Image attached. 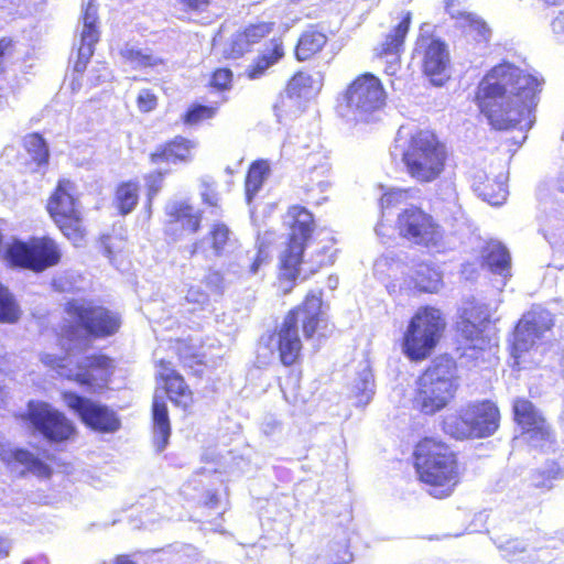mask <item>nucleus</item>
Listing matches in <instances>:
<instances>
[{
  "instance_id": "obj_1",
  "label": "nucleus",
  "mask_w": 564,
  "mask_h": 564,
  "mask_svg": "<svg viewBox=\"0 0 564 564\" xmlns=\"http://www.w3.org/2000/svg\"><path fill=\"white\" fill-rule=\"evenodd\" d=\"M66 313L76 323L63 330L62 346L66 356L44 354L41 361L59 377L96 392L107 384L112 373V360L101 355L78 358L77 352L89 346L93 336L106 337L117 333L121 318L117 313L85 300L68 302Z\"/></svg>"
},
{
  "instance_id": "obj_2",
  "label": "nucleus",
  "mask_w": 564,
  "mask_h": 564,
  "mask_svg": "<svg viewBox=\"0 0 564 564\" xmlns=\"http://www.w3.org/2000/svg\"><path fill=\"white\" fill-rule=\"evenodd\" d=\"M543 78L510 63L492 67L478 85L477 101L489 123L498 130L530 129Z\"/></svg>"
},
{
  "instance_id": "obj_3",
  "label": "nucleus",
  "mask_w": 564,
  "mask_h": 564,
  "mask_svg": "<svg viewBox=\"0 0 564 564\" xmlns=\"http://www.w3.org/2000/svg\"><path fill=\"white\" fill-rule=\"evenodd\" d=\"M289 217L292 219L290 241L280 257V281L286 283L283 288L285 293L292 289V282L299 276L302 262L310 264L311 273L334 262L329 245L308 242L314 228L312 214L303 207L293 206L289 209Z\"/></svg>"
},
{
  "instance_id": "obj_4",
  "label": "nucleus",
  "mask_w": 564,
  "mask_h": 564,
  "mask_svg": "<svg viewBox=\"0 0 564 564\" xmlns=\"http://www.w3.org/2000/svg\"><path fill=\"white\" fill-rule=\"evenodd\" d=\"M322 295V290L310 291L302 305L286 315L276 332L261 338V346L268 348L272 355L278 352L284 366L293 365L300 356L302 343L299 337V323L305 337L311 338L324 321Z\"/></svg>"
},
{
  "instance_id": "obj_5",
  "label": "nucleus",
  "mask_w": 564,
  "mask_h": 564,
  "mask_svg": "<svg viewBox=\"0 0 564 564\" xmlns=\"http://www.w3.org/2000/svg\"><path fill=\"white\" fill-rule=\"evenodd\" d=\"M415 467L420 480L429 486L435 498L452 494L458 482L455 454L448 446L433 438H424L415 448Z\"/></svg>"
},
{
  "instance_id": "obj_6",
  "label": "nucleus",
  "mask_w": 564,
  "mask_h": 564,
  "mask_svg": "<svg viewBox=\"0 0 564 564\" xmlns=\"http://www.w3.org/2000/svg\"><path fill=\"white\" fill-rule=\"evenodd\" d=\"M456 389L455 362L441 356L419 378L413 408L427 415L435 414L449 403Z\"/></svg>"
},
{
  "instance_id": "obj_7",
  "label": "nucleus",
  "mask_w": 564,
  "mask_h": 564,
  "mask_svg": "<svg viewBox=\"0 0 564 564\" xmlns=\"http://www.w3.org/2000/svg\"><path fill=\"white\" fill-rule=\"evenodd\" d=\"M446 147L429 130L413 133L402 153L408 174L417 183L437 180L445 170Z\"/></svg>"
},
{
  "instance_id": "obj_8",
  "label": "nucleus",
  "mask_w": 564,
  "mask_h": 564,
  "mask_svg": "<svg viewBox=\"0 0 564 564\" xmlns=\"http://www.w3.org/2000/svg\"><path fill=\"white\" fill-rule=\"evenodd\" d=\"M445 328L440 310L420 307L411 318L403 336V351L411 360L426 358L438 343Z\"/></svg>"
},
{
  "instance_id": "obj_9",
  "label": "nucleus",
  "mask_w": 564,
  "mask_h": 564,
  "mask_svg": "<svg viewBox=\"0 0 564 564\" xmlns=\"http://www.w3.org/2000/svg\"><path fill=\"white\" fill-rule=\"evenodd\" d=\"M387 94L381 80L365 73L352 80L343 94L338 110L343 117L367 120L386 104Z\"/></svg>"
},
{
  "instance_id": "obj_10",
  "label": "nucleus",
  "mask_w": 564,
  "mask_h": 564,
  "mask_svg": "<svg viewBox=\"0 0 564 564\" xmlns=\"http://www.w3.org/2000/svg\"><path fill=\"white\" fill-rule=\"evenodd\" d=\"M74 193L75 185L70 181H59L47 203V210L64 236L75 246H79L84 240L85 234L80 210Z\"/></svg>"
},
{
  "instance_id": "obj_11",
  "label": "nucleus",
  "mask_w": 564,
  "mask_h": 564,
  "mask_svg": "<svg viewBox=\"0 0 564 564\" xmlns=\"http://www.w3.org/2000/svg\"><path fill=\"white\" fill-rule=\"evenodd\" d=\"M4 256L12 265L40 272L58 263L61 250L53 239L42 237L29 242L14 241Z\"/></svg>"
},
{
  "instance_id": "obj_12",
  "label": "nucleus",
  "mask_w": 564,
  "mask_h": 564,
  "mask_svg": "<svg viewBox=\"0 0 564 564\" xmlns=\"http://www.w3.org/2000/svg\"><path fill=\"white\" fill-rule=\"evenodd\" d=\"M397 227L400 236L414 245L429 249H438L443 246V228L419 207L411 206L399 214Z\"/></svg>"
},
{
  "instance_id": "obj_13",
  "label": "nucleus",
  "mask_w": 564,
  "mask_h": 564,
  "mask_svg": "<svg viewBox=\"0 0 564 564\" xmlns=\"http://www.w3.org/2000/svg\"><path fill=\"white\" fill-rule=\"evenodd\" d=\"M63 400L90 429L101 433H115L121 422L117 413L101 403L72 392L63 393Z\"/></svg>"
},
{
  "instance_id": "obj_14",
  "label": "nucleus",
  "mask_w": 564,
  "mask_h": 564,
  "mask_svg": "<svg viewBox=\"0 0 564 564\" xmlns=\"http://www.w3.org/2000/svg\"><path fill=\"white\" fill-rule=\"evenodd\" d=\"M29 417L31 423L46 438L61 442L74 433L73 424L57 410L45 402L29 403Z\"/></svg>"
},
{
  "instance_id": "obj_15",
  "label": "nucleus",
  "mask_w": 564,
  "mask_h": 564,
  "mask_svg": "<svg viewBox=\"0 0 564 564\" xmlns=\"http://www.w3.org/2000/svg\"><path fill=\"white\" fill-rule=\"evenodd\" d=\"M513 413L514 420L522 427L532 446L543 448L551 441L550 427L531 401L523 398L516 399Z\"/></svg>"
},
{
  "instance_id": "obj_16",
  "label": "nucleus",
  "mask_w": 564,
  "mask_h": 564,
  "mask_svg": "<svg viewBox=\"0 0 564 564\" xmlns=\"http://www.w3.org/2000/svg\"><path fill=\"white\" fill-rule=\"evenodd\" d=\"M553 326V318L549 311L533 308L519 321L514 329V354L528 351L545 332ZM518 358V355H514Z\"/></svg>"
},
{
  "instance_id": "obj_17",
  "label": "nucleus",
  "mask_w": 564,
  "mask_h": 564,
  "mask_svg": "<svg viewBox=\"0 0 564 564\" xmlns=\"http://www.w3.org/2000/svg\"><path fill=\"white\" fill-rule=\"evenodd\" d=\"M492 311L494 308L485 303H473L464 310L460 333L467 340L468 348L485 350L490 345V339L484 332Z\"/></svg>"
},
{
  "instance_id": "obj_18",
  "label": "nucleus",
  "mask_w": 564,
  "mask_h": 564,
  "mask_svg": "<svg viewBox=\"0 0 564 564\" xmlns=\"http://www.w3.org/2000/svg\"><path fill=\"white\" fill-rule=\"evenodd\" d=\"M322 86V75L319 73L308 74L300 72L289 82L286 91L281 95L274 106L275 115L279 120L296 115L300 106V97L306 94V90H317Z\"/></svg>"
},
{
  "instance_id": "obj_19",
  "label": "nucleus",
  "mask_w": 564,
  "mask_h": 564,
  "mask_svg": "<svg viewBox=\"0 0 564 564\" xmlns=\"http://www.w3.org/2000/svg\"><path fill=\"white\" fill-rule=\"evenodd\" d=\"M446 11L457 21V25L463 29L465 36L476 41L478 44H487L491 36V31L479 17L468 11L463 0H447Z\"/></svg>"
},
{
  "instance_id": "obj_20",
  "label": "nucleus",
  "mask_w": 564,
  "mask_h": 564,
  "mask_svg": "<svg viewBox=\"0 0 564 564\" xmlns=\"http://www.w3.org/2000/svg\"><path fill=\"white\" fill-rule=\"evenodd\" d=\"M82 20L83 29L80 32V45L77 53L78 58L74 65V70L76 73L85 70L89 58L94 54V45L99 40V31L97 28V7L94 4L93 0L88 1Z\"/></svg>"
},
{
  "instance_id": "obj_21",
  "label": "nucleus",
  "mask_w": 564,
  "mask_h": 564,
  "mask_svg": "<svg viewBox=\"0 0 564 564\" xmlns=\"http://www.w3.org/2000/svg\"><path fill=\"white\" fill-rule=\"evenodd\" d=\"M449 56L446 45L438 40H431L425 48L423 68L431 82L441 86L448 78Z\"/></svg>"
},
{
  "instance_id": "obj_22",
  "label": "nucleus",
  "mask_w": 564,
  "mask_h": 564,
  "mask_svg": "<svg viewBox=\"0 0 564 564\" xmlns=\"http://www.w3.org/2000/svg\"><path fill=\"white\" fill-rule=\"evenodd\" d=\"M410 23L411 13L406 12L403 19L393 29V31L386 36L384 42L381 44L379 55L386 58V73L389 75H394L399 68L400 53L410 28Z\"/></svg>"
},
{
  "instance_id": "obj_23",
  "label": "nucleus",
  "mask_w": 564,
  "mask_h": 564,
  "mask_svg": "<svg viewBox=\"0 0 564 564\" xmlns=\"http://www.w3.org/2000/svg\"><path fill=\"white\" fill-rule=\"evenodd\" d=\"M488 414L486 409L468 411L467 406L463 408L458 413L447 415L443 421V430L446 434L457 440L468 437H477L481 432L488 431L490 426L473 427L471 419L476 415Z\"/></svg>"
},
{
  "instance_id": "obj_24",
  "label": "nucleus",
  "mask_w": 564,
  "mask_h": 564,
  "mask_svg": "<svg viewBox=\"0 0 564 564\" xmlns=\"http://www.w3.org/2000/svg\"><path fill=\"white\" fill-rule=\"evenodd\" d=\"M197 143L183 137H176L172 141L156 149L151 154V162L159 164L166 163H189L194 158V150Z\"/></svg>"
},
{
  "instance_id": "obj_25",
  "label": "nucleus",
  "mask_w": 564,
  "mask_h": 564,
  "mask_svg": "<svg viewBox=\"0 0 564 564\" xmlns=\"http://www.w3.org/2000/svg\"><path fill=\"white\" fill-rule=\"evenodd\" d=\"M152 416L154 446L158 452H162L169 443L171 425L166 404L158 394L153 399Z\"/></svg>"
},
{
  "instance_id": "obj_26",
  "label": "nucleus",
  "mask_w": 564,
  "mask_h": 564,
  "mask_svg": "<svg viewBox=\"0 0 564 564\" xmlns=\"http://www.w3.org/2000/svg\"><path fill=\"white\" fill-rule=\"evenodd\" d=\"M284 56L282 42L273 39L270 45L258 56V58L247 68V75L250 79H258L265 72L276 64Z\"/></svg>"
},
{
  "instance_id": "obj_27",
  "label": "nucleus",
  "mask_w": 564,
  "mask_h": 564,
  "mask_svg": "<svg viewBox=\"0 0 564 564\" xmlns=\"http://www.w3.org/2000/svg\"><path fill=\"white\" fill-rule=\"evenodd\" d=\"M120 55L132 68H154L163 65V59L151 50L140 48L133 44H126L120 50Z\"/></svg>"
},
{
  "instance_id": "obj_28",
  "label": "nucleus",
  "mask_w": 564,
  "mask_h": 564,
  "mask_svg": "<svg viewBox=\"0 0 564 564\" xmlns=\"http://www.w3.org/2000/svg\"><path fill=\"white\" fill-rule=\"evenodd\" d=\"M484 259L494 273L503 276L509 274L510 254L500 242H489L484 251Z\"/></svg>"
},
{
  "instance_id": "obj_29",
  "label": "nucleus",
  "mask_w": 564,
  "mask_h": 564,
  "mask_svg": "<svg viewBox=\"0 0 564 564\" xmlns=\"http://www.w3.org/2000/svg\"><path fill=\"white\" fill-rule=\"evenodd\" d=\"M482 408L486 409V412H488V414L481 413L480 415H476V417L471 419L473 427L475 426L482 429L484 426H490V429L488 431L486 430L481 432L477 437L489 436L494 434L499 426V410L494 403L489 401H484L480 403L467 405L468 411H473L476 409L479 410Z\"/></svg>"
},
{
  "instance_id": "obj_30",
  "label": "nucleus",
  "mask_w": 564,
  "mask_h": 564,
  "mask_svg": "<svg viewBox=\"0 0 564 564\" xmlns=\"http://www.w3.org/2000/svg\"><path fill=\"white\" fill-rule=\"evenodd\" d=\"M166 214L183 228L195 232L199 228L200 218L194 208L185 203H171L166 206Z\"/></svg>"
},
{
  "instance_id": "obj_31",
  "label": "nucleus",
  "mask_w": 564,
  "mask_h": 564,
  "mask_svg": "<svg viewBox=\"0 0 564 564\" xmlns=\"http://www.w3.org/2000/svg\"><path fill=\"white\" fill-rule=\"evenodd\" d=\"M327 37L324 33L308 30L300 37L295 55L299 61H306L319 52L326 44Z\"/></svg>"
},
{
  "instance_id": "obj_32",
  "label": "nucleus",
  "mask_w": 564,
  "mask_h": 564,
  "mask_svg": "<svg viewBox=\"0 0 564 564\" xmlns=\"http://www.w3.org/2000/svg\"><path fill=\"white\" fill-rule=\"evenodd\" d=\"M474 188L478 196L490 205L499 206L507 199L508 189L502 175L492 185L475 181Z\"/></svg>"
},
{
  "instance_id": "obj_33",
  "label": "nucleus",
  "mask_w": 564,
  "mask_h": 564,
  "mask_svg": "<svg viewBox=\"0 0 564 564\" xmlns=\"http://www.w3.org/2000/svg\"><path fill=\"white\" fill-rule=\"evenodd\" d=\"M207 241L210 243V248L216 256L227 253L236 242L230 229L221 223H216L212 226Z\"/></svg>"
},
{
  "instance_id": "obj_34",
  "label": "nucleus",
  "mask_w": 564,
  "mask_h": 564,
  "mask_svg": "<svg viewBox=\"0 0 564 564\" xmlns=\"http://www.w3.org/2000/svg\"><path fill=\"white\" fill-rule=\"evenodd\" d=\"M412 279L420 291L427 293L437 292L442 285L440 272L426 263L416 267Z\"/></svg>"
},
{
  "instance_id": "obj_35",
  "label": "nucleus",
  "mask_w": 564,
  "mask_h": 564,
  "mask_svg": "<svg viewBox=\"0 0 564 564\" xmlns=\"http://www.w3.org/2000/svg\"><path fill=\"white\" fill-rule=\"evenodd\" d=\"M351 392L356 399L357 405H366L372 399L373 379L368 366H362L357 378L352 382Z\"/></svg>"
},
{
  "instance_id": "obj_36",
  "label": "nucleus",
  "mask_w": 564,
  "mask_h": 564,
  "mask_svg": "<svg viewBox=\"0 0 564 564\" xmlns=\"http://www.w3.org/2000/svg\"><path fill=\"white\" fill-rule=\"evenodd\" d=\"M268 173L269 165L265 161L254 162L250 166L246 178V197L249 204L262 187Z\"/></svg>"
},
{
  "instance_id": "obj_37",
  "label": "nucleus",
  "mask_w": 564,
  "mask_h": 564,
  "mask_svg": "<svg viewBox=\"0 0 564 564\" xmlns=\"http://www.w3.org/2000/svg\"><path fill=\"white\" fill-rule=\"evenodd\" d=\"M138 192V185L132 182L123 183L117 188L115 202L120 214L127 215L134 209L139 199Z\"/></svg>"
},
{
  "instance_id": "obj_38",
  "label": "nucleus",
  "mask_w": 564,
  "mask_h": 564,
  "mask_svg": "<svg viewBox=\"0 0 564 564\" xmlns=\"http://www.w3.org/2000/svg\"><path fill=\"white\" fill-rule=\"evenodd\" d=\"M10 457L40 477H48L51 474L50 467L28 451L15 449L11 452Z\"/></svg>"
},
{
  "instance_id": "obj_39",
  "label": "nucleus",
  "mask_w": 564,
  "mask_h": 564,
  "mask_svg": "<svg viewBox=\"0 0 564 564\" xmlns=\"http://www.w3.org/2000/svg\"><path fill=\"white\" fill-rule=\"evenodd\" d=\"M24 147L32 159L39 164H46L48 161V149L44 139L37 134H29L24 138Z\"/></svg>"
},
{
  "instance_id": "obj_40",
  "label": "nucleus",
  "mask_w": 564,
  "mask_h": 564,
  "mask_svg": "<svg viewBox=\"0 0 564 564\" xmlns=\"http://www.w3.org/2000/svg\"><path fill=\"white\" fill-rule=\"evenodd\" d=\"M166 393L170 395V399L176 404H182L184 406L187 405L191 400V391L186 386L184 379L178 373L173 377L165 384Z\"/></svg>"
},
{
  "instance_id": "obj_41",
  "label": "nucleus",
  "mask_w": 564,
  "mask_h": 564,
  "mask_svg": "<svg viewBox=\"0 0 564 564\" xmlns=\"http://www.w3.org/2000/svg\"><path fill=\"white\" fill-rule=\"evenodd\" d=\"M20 316L19 307L7 288L0 284V322L14 323Z\"/></svg>"
},
{
  "instance_id": "obj_42",
  "label": "nucleus",
  "mask_w": 564,
  "mask_h": 564,
  "mask_svg": "<svg viewBox=\"0 0 564 564\" xmlns=\"http://www.w3.org/2000/svg\"><path fill=\"white\" fill-rule=\"evenodd\" d=\"M250 46V43L246 42L243 33L239 32L235 34L230 42L225 46L224 55L228 58H238L242 56Z\"/></svg>"
},
{
  "instance_id": "obj_43",
  "label": "nucleus",
  "mask_w": 564,
  "mask_h": 564,
  "mask_svg": "<svg viewBox=\"0 0 564 564\" xmlns=\"http://www.w3.org/2000/svg\"><path fill=\"white\" fill-rule=\"evenodd\" d=\"M17 54V45L12 40H0V73L4 72L9 64H12L18 59Z\"/></svg>"
},
{
  "instance_id": "obj_44",
  "label": "nucleus",
  "mask_w": 564,
  "mask_h": 564,
  "mask_svg": "<svg viewBox=\"0 0 564 564\" xmlns=\"http://www.w3.org/2000/svg\"><path fill=\"white\" fill-rule=\"evenodd\" d=\"M562 477V470L558 466H553L545 473H536L532 477V482L536 488L551 489L553 487V480Z\"/></svg>"
},
{
  "instance_id": "obj_45",
  "label": "nucleus",
  "mask_w": 564,
  "mask_h": 564,
  "mask_svg": "<svg viewBox=\"0 0 564 564\" xmlns=\"http://www.w3.org/2000/svg\"><path fill=\"white\" fill-rule=\"evenodd\" d=\"M272 31V23L260 22L257 24H251L245 29L242 32L246 42H249L250 45L258 43L262 37L268 35Z\"/></svg>"
},
{
  "instance_id": "obj_46",
  "label": "nucleus",
  "mask_w": 564,
  "mask_h": 564,
  "mask_svg": "<svg viewBox=\"0 0 564 564\" xmlns=\"http://www.w3.org/2000/svg\"><path fill=\"white\" fill-rule=\"evenodd\" d=\"M215 115V108L207 107V106H194L186 112L184 117V121L187 124H196L200 122L204 119H209L214 117Z\"/></svg>"
},
{
  "instance_id": "obj_47",
  "label": "nucleus",
  "mask_w": 564,
  "mask_h": 564,
  "mask_svg": "<svg viewBox=\"0 0 564 564\" xmlns=\"http://www.w3.org/2000/svg\"><path fill=\"white\" fill-rule=\"evenodd\" d=\"M498 549L501 551L502 556L512 564L519 561L517 557L518 553L523 554L527 551L522 543L516 540L501 542L498 544Z\"/></svg>"
},
{
  "instance_id": "obj_48",
  "label": "nucleus",
  "mask_w": 564,
  "mask_h": 564,
  "mask_svg": "<svg viewBox=\"0 0 564 564\" xmlns=\"http://www.w3.org/2000/svg\"><path fill=\"white\" fill-rule=\"evenodd\" d=\"M408 198H409V191L401 189V188H392L382 195V197L380 199V204H381V207L384 209V208H389L392 206H397V205L405 202Z\"/></svg>"
},
{
  "instance_id": "obj_49",
  "label": "nucleus",
  "mask_w": 564,
  "mask_h": 564,
  "mask_svg": "<svg viewBox=\"0 0 564 564\" xmlns=\"http://www.w3.org/2000/svg\"><path fill=\"white\" fill-rule=\"evenodd\" d=\"M138 107L143 112H149L156 107V96L150 89H142L137 98Z\"/></svg>"
},
{
  "instance_id": "obj_50",
  "label": "nucleus",
  "mask_w": 564,
  "mask_h": 564,
  "mask_svg": "<svg viewBox=\"0 0 564 564\" xmlns=\"http://www.w3.org/2000/svg\"><path fill=\"white\" fill-rule=\"evenodd\" d=\"M185 300L188 303H193V304H196V305L203 307L208 302V295L199 286H191L187 290Z\"/></svg>"
},
{
  "instance_id": "obj_51",
  "label": "nucleus",
  "mask_w": 564,
  "mask_h": 564,
  "mask_svg": "<svg viewBox=\"0 0 564 564\" xmlns=\"http://www.w3.org/2000/svg\"><path fill=\"white\" fill-rule=\"evenodd\" d=\"M232 74L229 69H217L212 77V85L219 89H226L231 83Z\"/></svg>"
},
{
  "instance_id": "obj_52",
  "label": "nucleus",
  "mask_w": 564,
  "mask_h": 564,
  "mask_svg": "<svg viewBox=\"0 0 564 564\" xmlns=\"http://www.w3.org/2000/svg\"><path fill=\"white\" fill-rule=\"evenodd\" d=\"M111 72L105 65H100L97 68H94L90 73L89 80L93 86H98L102 83L110 80Z\"/></svg>"
},
{
  "instance_id": "obj_53",
  "label": "nucleus",
  "mask_w": 564,
  "mask_h": 564,
  "mask_svg": "<svg viewBox=\"0 0 564 564\" xmlns=\"http://www.w3.org/2000/svg\"><path fill=\"white\" fill-rule=\"evenodd\" d=\"M163 181L162 173L151 174L147 177V184L149 187V198L151 199L161 189Z\"/></svg>"
},
{
  "instance_id": "obj_54",
  "label": "nucleus",
  "mask_w": 564,
  "mask_h": 564,
  "mask_svg": "<svg viewBox=\"0 0 564 564\" xmlns=\"http://www.w3.org/2000/svg\"><path fill=\"white\" fill-rule=\"evenodd\" d=\"M177 372L171 367V364L164 360H161L158 365V376L164 381L166 384L173 377H175Z\"/></svg>"
},
{
  "instance_id": "obj_55",
  "label": "nucleus",
  "mask_w": 564,
  "mask_h": 564,
  "mask_svg": "<svg viewBox=\"0 0 564 564\" xmlns=\"http://www.w3.org/2000/svg\"><path fill=\"white\" fill-rule=\"evenodd\" d=\"M206 284L215 291H221L224 288V278L218 271L209 272L206 278Z\"/></svg>"
},
{
  "instance_id": "obj_56",
  "label": "nucleus",
  "mask_w": 564,
  "mask_h": 564,
  "mask_svg": "<svg viewBox=\"0 0 564 564\" xmlns=\"http://www.w3.org/2000/svg\"><path fill=\"white\" fill-rule=\"evenodd\" d=\"M267 258L268 254L264 252L262 248H260L256 254L252 264L250 265V273L256 274L261 264L265 262Z\"/></svg>"
},
{
  "instance_id": "obj_57",
  "label": "nucleus",
  "mask_w": 564,
  "mask_h": 564,
  "mask_svg": "<svg viewBox=\"0 0 564 564\" xmlns=\"http://www.w3.org/2000/svg\"><path fill=\"white\" fill-rule=\"evenodd\" d=\"M181 2L192 10H200L206 7L210 0H181Z\"/></svg>"
},
{
  "instance_id": "obj_58",
  "label": "nucleus",
  "mask_w": 564,
  "mask_h": 564,
  "mask_svg": "<svg viewBox=\"0 0 564 564\" xmlns=\"http://www.w3.org/2000/svg\"><path fill=\"white\" fill-rule=\"evenodd\" d=\"M552 30L556 34L564 33V15H558L552 21Z\"/></svg>"
},
{
  "instance_id": "obj_59",
  "label": "nucleus",
  "mask_w": 564,
  "mask_h": 564,
  "mask_svg": "<svg viewBox=\"0 0 564 564\" xmlns=\"http://www.w3.org/2000/svg\"><path fill=\"white\" fill-rule=\"evenodd\" d=\"M279 427V423L271 419L263 423L262 430L265 434H272L275 432V430Z\"/></svg>"
},
{
  "instance_id": "obj_60",
  "label": "nucleus",
  "mask_w": 564,
  "mask_h": 564,
  "mask_svg": "<svg viewBox=\"0 0 564 564\" xmlns=\"http://www.w3.org/2000/svg\"><path fill=\"white\" fill-rule=\"evenodd\" d=\"M446 191L448 192L447 193L448 202L454 204V205H456V203L458 200V196H457L455 187L449 184V185L446 186Z\"/></svg>"
},
{
  "instance_id": "obj_61",
  "label": "nucleus",
  "mask_w": 564,
  "mask_h": 564,
  "mask_svg": "<svg viewBox=\"0 0 564 564\" xmlns=\"http://www.w3.org/2000/svg\"><path fill=\"white\" fill-rule=\"evenodd\" d=\"M10 544L8 540L0 538V556H7L9 554Z\"/></svg>"
},
{
  "instance_id": "obj_62",
  "label": "nucleus",
  "mask_w": 564,
  "mask_h": 564,
  "mask_svg": "<svg viewBox=\"0 0 564 564\" xmlns=\"http://www.w3.org/2000/svg\"><path fill=\"white\" fill-rule=\"evenodd\" d=\"M203 197H204V200L206 203H208L209 205H212V206H216L217 205V197L215 195L209 196L207 193H204Z\"/></svg>"
},
{
  "instance_id": "obj_63",
  "label": "nucleus",
  "mask_w": 564,
  "mask_h": 564,
  "mask_svg": "<svg viewBox=\"0 0 564 564\" xmlns=\"http://www.w3.org/2000/svg\"><path fill=\"white\" fill-rule=\"evenodd\" d=\"M6 399H7V391L0 383V406L4 404Z\"/></svg>"
},
{
  "instance_id": "obj_64",
  "label": "nucleus",
  "mask_w": 564,
  "mask_h": 564,
  "mask_svg": "<svg viewBox=\"0 0 564 564\" xmlns=\"http://www.w3.org/2000/svg\"><path fill=\"white\" fill-rule=\"evenodd\" d=\"M116 564H134L133 562L129 561L128 558L126 557H119L117 560V563Z\"/></svg>"
}]
</instances>
